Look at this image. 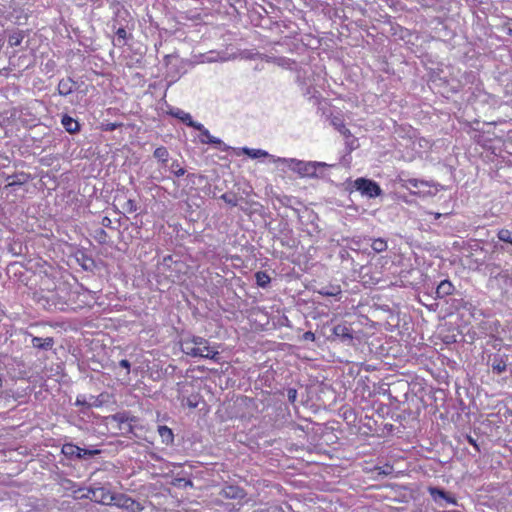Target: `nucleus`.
<instances>
[{
	"label": "nucleus",
	"mask_w": 512,
	"mask_h": 512,
	"mask_svg": "<svg viewBox=\"0 0 512 512\" xmlns=\"http://www.w3.org/2000/svg\"><path fill=\"white\" fill-rule=\"evenodd\" d=\"M272 162L287 167L301 178H321L323 169L329 167L325 162L304 161L296 158L272 157Z\"/></svg>",
	"instance_id": "obj_1"
},
{
	"label": "nucleus",
	"mask_w": 512,
	"mask_h": 512,
	"mask_svg": "<svg viewBox=\"0 0 512 512\" xmlns=\"http://www.w3.org/2000/svg\"><path fill=\"white\" fill-rule=\"evenodd\" d=\"M181 350L188 356L201 357L217 360L219 352L216 348L211 347L208 340L203 337L193 336L186 338L181 342Z\"/></svg>",
	"instance_id": "obj_2"
},
{
	"label": "nucleus",
	"mask_w": 512,
	"mask_h": 512,
	"mask_svg": "<svg viewBox=\"0 0 512 512\" xmlns=\"http://www.w3.org/2000/svg\"><path fill=\"white\" fill-rule=\"evenodd\" d=\"M353 187L363 196L369 198H375L382 193L380 186L375 181L366 178H357L354 181Z\"/></svg>",
	"instance_id": "obj_3"
},
{
	"label": "nucleus",
	"mask_w": 512,
	"mask_h": 512,
	"mask_svg": "<svg viewBox=\"0 0 512 512\" xmlns=\"http://www.w3.org/2000/svg\"><path fill=\"white\" fill-rule=\"evenodd\" d=\"M81 498H88L90 500L102 503H106L107 501H111L113 499L112 496L104 490V488L89 489L88 493L82 495Z\"/></svg>",
	"instance_id": "obj_4"
},
{
	"label": "nucleus",
	"mask_w": 512,
	"mask_h": 512,
	"mask_svg": "<svg viewBox=\"0 0 512 512\" xmlns=\"http://www.w3.org/2000/svg\"><path fill=\"white\" fill-rule=\"evenodd\" d=\"M171 115L181 120L186 125L194 128V129H202L203 124L196 122L192 119L191 115L181 109H175L171 111Z\"/></svg>",
	"instance_id": "obj_5"
},
{
	"label": "nucleus",
	"mask_w": 512,
	"mask_h": 512,
	"mask_svg": "<svg viewBox=\"0 0 512 512\" xmlns=\"http://www.w3.org/2000/svg\"><path fill=\"white\" fill-rule=\"evenodd\" d=\"M335 338L342 342H351L353 340L352 330L345 324H338L332 329Z\"/></svg>",
	"instance_id": "obj_6"
},
{
	"label": "nucleus",
	"mask_w": 512,
	"mask_h": 512,
	"mask_svg": "<svg viewBox=\"0 0 512 512\" xmlns=\"http://www.w3.org/2000/svg\"><path fill=\"white\" fill-rule=\"evenodd\" d=\"M31 344L36 349L49 350L54 345V339L52 337L41 338L34 336L31 339Z\"/></svg>",
	"instance_id": "obj_7"
},
{
	"label": "nucleus",
	"mask_w": 512,
	"mask_h": 512,
	"mask_svg": "<svg viewBox=\"0 0 512 512\" xmlns=\"http://www.w3.org/2000/svg\"><path fill=\"white\" fill-rule=\"evenodd\" d=\"M75 82L71 78L61 79L58 83V93L61 96H67L74 90Z\"/></svg>",
	"instance_id": "obj_8"
},
{
	"label": "nucleus",
	"mask_w": 512,
	"mask_h": 512,
	"mask_svg": "<svg viewBox=\"0 0 512 512\" xmlns=\"http://www.w3.org/2000/svg\"><path fill=\"white\" fill-rule=\"evenodd\" d=\"M256 57L261 59L262 61L272 62L281 67H289L291 64L290 59H287L285 57H274V56H269V55L259 54V53L256 54Z\"/></svg>",
	"instance_id": "obj_9"
},
{
	"label": "nucleus",
	"mask_w": 512,
	"mask_h": 512,
	"mask_svg": "<svg viewBox=\"0 0 512 512\" xmlns=\"http://www.w3.org/2000/svg\"><path fill=\"white\" fill-rule=\"evenodd\" d=\"M61 123L65 130L70 134L76 133L80 129L79 123L68 115H64L62 117Z\"/></svg>",
	"instance_id": "obj_10"
},
{
	"label": "nucleus",
	"mask_w": 512,
	"mask_h": 512,
	"mask_svg": "<svg viewBox=\"0 0 512 512\" xmlns=\"http://www.w3.org/2000/svg\"><path fill=\"white\" fill-rule=\"evenodd\" d=\"M197 130L201 132L202 138L200 139V141L202 143L214 144V145H218V146L223 145V142L221 141V139L211 135L209 130H207L204 126L202 129H197Z\"/></svg>",
	"instance_id": "obj_11"
},
{
	"label": "nucleus",
	"mask_w": 512,
	"mask_h": 512,
	"mask_svg": "<svg viewBox=\"0 0 512 512\" xmlns=\"http://www.w3.org/2000/svg\"><path fill=\"white\" fill-rule=\"evenodd\" d=\"M243 153L253 159L261 158V157H269L272 160V157H275L274 155L269 154L267 151L262 149H252L248 147H244L242 149Z\"/></svg>",
	"instance_id": "obj_12"
},
{
	"label": "nucleus",
	"mask_w": 512,
	"mask_h": 512,
	"mask_svg": "<svg viewBox=\"0 0 512 512\" xmlns=\"http://www.w3.org/2000/svg\"><path fill=\"white\" fill-rule=\"evenodd\" d=\"M452 292H453V285L448 280L442 281L436 289L437 297H440V298L448 296V295L452 294Z\"/></svg>",
	"instance_id": "obj_13"
},
{
	"label": "nucleus",
	"mask_w": 512,
	"mask_h": 512,
	"mask_svg": "<svg viewBox=\"0 0 512 512\" xmlns=\"http://www.w3.org/2000/svg\"><path fill=\"white\" fill-rule=\"evenodd\" d=\"M81 448L77 445L67 443L62 447V453L68 458H77L80 455Z\"/></svg>",
	"instance_id": "obj_14"
},
{
	"label": "nucleus",
	"mask_w": 512,
	"mask_h": 512,
	"mask_svg": "<svg viewBox=\"0 0 512 512\" xmlns=\"http://www.w3.org/2000/svg\"><path fill=\"white\" fill-rule=\"evenodd\" d=\"M158 433H159L163 443L171 444L173 442L174 435H173L172 430L169 427H167L165 425L159 426Z\"/></svg>",
	"instance_id": "obj_15"
},
{
	"label": "nucleus",
	"mask_w": 512,
	"mask_h": 512,
	"mask_svg": "<svg viewBox=\"0 0 512 512\" xmlns=\"http://www.w3.org/2000/svg\"><path fill=\"white\" fill-rule=\"evenodd\" d=\"M153 156L160 161L161 163L165 164L168 161L169 158V152L166 147H158L155 149Z\"/></svg>",
	"instance_id": "obj_16"
},
{
	"label": "nucleus",
	"mask_w": 512,
	"mask_h": 512,
	"mask_svg": "<svg viewBox=\"0 0 512 512\" xmlns=\"http://www.w3.org/2000/svg\"><path fill=\"white\" fill-rule=\"evenodd\" d=\"M371 248L376 253H381L387 249V241L383 238L373 239Z\"/></svg>",
	"instance_id": "obj_17"
},
{
	"label": "nucleus",
	"mask_w": 512,
	"mask_h": 512,
	"mask_svg": "<svg viewBox=\"0 0 512 512\" xmlns=\"http://www.w3.org/2000/svg\"><path fill=\"white\" fill-rule=\"evenodd\" d=\"M256 283L258 286L265 288L270 283V277L266 272L259 271L255 274Z\"/></svg>",
	"instance_id": "obj_18"
},
{
	"label": "nucleus",
	"mask_w": 512,
	"mask_h": 512,
	"mask_svg": "<svg viewBox=\"0 0 512 512\" xmlns=\"http://www.w3.org/2000/svg\"><path fill=\"white\" fill-rule=\"evenodd\" d=\"M425 185H426V183L424 181L414 179V178L405 180L404 184H403V186L406 188L412 187V188H416L418 190H420V188ZM417 193H421V191H418Z\"/></svg>",
	"instance_id": "obj_19"
},
{
	"label": "nucleus",
	"mask_w": 512,
	"mask_h": 512,
	"mask_svg": "<svg viewBox=\"0 0 512 512\" xmlns=\"http://www.w3.org/2000/svg\"><path fill=\"white\" fill-rule=\"evenodd\" d=\"M497 237L500 241L512 245V231L508 229H500L497 233Z\"/></svg>",
	"instance_id": "obj_20"
},
{
	"label": "nucleus",
	"mask_w": 512,
	"mask_h": 512,
	"mask_svg": "<svg viewBox=\"0 0 512 512\" xmlns=\"http://www.w3.org/2000/svg\"><path fill=\"white\" fill-rule=\"evenodd\" d=\"M24 35L22 32H16L9 36L8 43L10 46H19L23 41Z\"/></svg>",
	"instance_id": "obj_21"
},
{
	"label": "nucleus",
	"mask_w": 512,
	"mask_h": 512,
	"mask_svg": "<svg viewBox=\"0 0 512 512\" xmlns=\"http://www.w3.org/2000/svg\"><path fill=\"white\" fill-rule=\"evenodd\" d=\"M126 39H127V32H126L125 28H123V27L118 28V30L116 31L115 45H118V46L125 45Z\"/></svg>",
	"instance_id": "obj_22"
},
{
	"label": "nucleus",
	"mask_w": 512,
	"mask_h": 512,
	"mask_svg": "<svg viewBox=\"0 0 512 512\" xmlns=\"http://www.w3.org/2000/svg\"><path fill=\"white\" fill-rule=\"evenodd\" d=\"M318 293L323 296L336 297L341 294V289L339 286L332 287L331 289L322 288L321 290L318 291Z\"/></svg>",
	"instance_id": "obj_23"
},
{
	"label": "nucleus",
	"mask_w": 512,
	"mask_h": 512,
	"mask_svg": "<svg viewBox=\"0 0 512 512\" xmlns=\"http://www.w3.org/2000/svg\"><path fill=\"white\" fill-rule=\"evenodd\" d=\"M428 491L435 501H438V499H443V498L447 497V493L437 487H429Z\"/></svg>",
	"instance_id": "obj_24"
},
{
	"label": "nucleus",
	"mask_w": 512,
	"mask_h": 512,
	"mask_svg": "<svg viewBox=\"0 0 512 512\" xmlns=\"http://www.w3.org/2000/svg\"><path fill=\"white\" fill-rule=\"evenodd\" d=\"M494 372L501 374L506 370V363L502 359H495L492 363Z\"/></svg>",
	"instance_id": "obj_25"
},
{
	"label": "nucleus",
	"mask_w": 512,
	"mask_h": 512,
	"mask_svg": "<svg viewBox=\"0 0 512 512\" xmlns=\"http://www.w3.org/2000/svg\"><path fill=\"white\" fill-rule=\"evenodd\" d=\"M28 177L26 175L21 176H15L12 178V181H10L6 187H13V186H21L25 182H27Z\"/></svg>",
	"instance_id": "obj_26"
},
{
	"label": "nucleus",
	"mask_w": 512,
	"mask_h": 512,
	"mask_svg": "<svg viewBox=\"0 0 512 512\" xmlns=\"http://www.w3.org/2000/svg\"><path fill=\"white\" fill-rule=\"evenodd\" d=\"M220 198L231 206H237L238 204V199L234 194L225 193Z\"/></svg>",
	"instance_id": "obj_27"
},
{
	"label": "nucleus",
	"mask_w": 512,
	"mask_h": 512,
	"mask_svg": "<svg viewBox=\"0 0 512 512\" xmlns=\"http://www.w3.org/2000/svg\"><path fill=\"white\" fill-rule=\"evenodd\" d=\"M333 125L335 128L344 136H351L350 130L345 127V125L341 121H333Z\"/></svg>",
	"instance_id": "obj_28"
},
{
	"label": "nucleus",
	"mask_w": 512,
	"mask_h": 512,
	"mask_svg": "<svg viewBox=\"0 0 512 512\" xmlns=\"http://www.w3.org/2000/svg\"><path fill=\"white\" fill-rule=\"evenodd\" d=\"M123 209L127 212V213H133V212H136L137 210V204L135 202V200H132V199H128L124 205H123Z\"/></svg>",
	"instance_id": "obj_29"
},
{
	"label": "nucleus",
	"mask_w": 512,
	"mask_h": 512,
	"mask_svg": "<svg viewBox=\"0 0 512 512\" xmlns=\"http://www.w3.org/2000/svg\"><path fill=\"white\" fill-rule=\"evenodd\" d=\"M98 453H99L98 450H89V449L81 448V452H80V455L78 456V459H87V458H90L93 455L98 454Z\"/></svg>",
	"instance_id": "obj_30"
},
{
	"label": "nucleus",
	"mask_w": 512,
	"mask_h": 512,
	"mask_svg": "<svg viewBox=\"0 0 512 512\" xmlns=\"http://www.w3.org/2000/svg\"><path fill=\"white\" fill-rule=\"evenodd\" d=\"M119 365L122 367V368H125L127 370V374H129V371H130V362L126 359H122L120 362H119Z\"/></svg>",
	"instance_id": "obj_31"
},
{
	"label": "nucleus",
	"mask_w": 512,
	"mask_h": 512,
	"mask_svg": "<svg viewBox=\"0 0 512 512\" xmlns=\"http://www.w3.org/2000/svg\"><path fill=\"white\" fill-rule=\"evenodd\" d=\"M179 167H181L180 163L177 161V160H174L170 166H169V170L171 173H173L174 171H176Z\"/></svg>",
	"instance_id": "obj_32"
},
{
	"label": "nucleus",
	"mask_w": 512,
	"mask_h": 512,
	"mask_svg": "<svg viewBox=\"0 0 512 512\" xmlns=\"http://www.w3.org/2000/svg\"><path fill=\"white\" fill-rule=\"evenodd\" d=\"M303 338L305 340L314 341L315 340V334L311 331L305 332L303 335Z\"/></svg>",
	"instance_id": "obj_33"
},
{
	"label": "nucleus",
	"mask_w": 512,
	"mask_h": 512,
	"mask_svg": "<svg viewBox=\"0 0 512 512\" xmlns=\"http://www.w3.org/2000/svg\"><path fill=\"white\" fill-rule=\"evenodd\" d=\"M297 392L295 389H289L288 390V398L290 401H294L296 399Z\"/></svg>",
	"instance_id": "obj_34"
},
{
	"label": "nucleus",
	"mask_w": 512,
	"mask_h": 512,
	"mask_svg": "<svg viewBox=\"0 0 512 512\" xmlns=\"http://www.w3.org/2000/svg\"><path fill=\"white\" fill-rule=\"evenodd\" d=\"M218 60H220V61H226L227 59H226V58H223V57H221V58H214V57H209V56H207V57L205 58V60H203V62H209V63H211V62H215V61H218Z\"/></svg>",
	"instance_id": "obj_35"
},
{
	"label": "nucleus",
	"mask_w": 512,
	"mask_h": 512,
	"mask_svg": "<svg viewBox=\"0 0 512 512\" xmlns=\"http://www.w3.org/2000/svg\"><path fill=\"white\" fill-rule=\"evenodd\" d=\"M393 467L390 465H386L383 470L379 471V474H385L388 475L392 472Z\"/></svg>",
	"instance_id": "obj_36"
},
{
	"label": "nucleus",
	"mask_w": 512,
	"mask_h": 512,
	"mask_svg": "<svg viewBox=\"0 0 512 512\" xmlns=\"http://www.w3.org/2000/svg\"><path fill=\"white\" fill-rule=\"evenodd\" d=\"M185 169L181 166L176 171L173 172V174L177 177L183 176L185 174Z\"/></svg>",
	"instance_id": "obj_37"
},
{
	"label": "nucleus",
	"mask_w": 512,
	"mask_h": 512,
	"mask_svg": "<svg viewBox=\"0 0 512 512\" xmlns=\"http://www.w3.org/2000/svg\"><path fill=\"white\" fill-rule=\"evenodd\" d=\"M443 500H445L449 504H456V500L448 494L446 498H443Z\"/></svg>",
	"instance_id": "obj_38"
},
{
	"label": "nucleus",
	"mask_w": 512,
	"mask_h": 512,
	"mask_svg": "<svg viewBox=\"0 0 512 512\" xmlns=\"http://www.w3.org/2000/svg\"><path fill=\"white\" fill-rule=\"evenodd\" d=\"M111 223V220L108 217H104L102 220V224L104 226H108Z\"/></svg>",
	"instance_id": "obj_39"
},
{
	"label": "nucleus",
	"mask_w": 512,
	"mask_h": 512,
	"mask_svg": "<svg viewBox=\"0 0 512 512\" xmlns=\"http://www.w3.org/2000/svg\"><path fill=\"white\" fill-rule=\"evenodd\" d=\"M171 260H172V257L171 256H167V257L164 258V260H163L164 263L163 264H166L168 261H171Z\"/></svg>",
	"instance_id": "obj_40"
},
{
	"label": "nucleus",
	"mask_w": 512,
	"mask_h": 512,
	"mask_svg": "<svg viewBox=\"0 0 512 512\" xmlns=\"http://www.w3.org/2000/svg\"><path fill=\"white\" fill-rule=\"evenodd\" d=\"M84 404V401H82L79 397L76 400V405H82Z\"/></svg>",
	"instance_id": "obj_41"
},
{
	"label": "nucleus",
	"mask_w": 512,
	"mask_h": 512,
	"mask_svg": "<svg viewBox=\"0 0 512 512\" xmlns=\"http://www.w3.org/2000/svg\"><path fill=\"white\" fill-rule=\"evenodd\" d=\"M509 34L512 35V29H509Z\"/></svg>",
	"instance_id": "obj_42"
}]
</instances>
